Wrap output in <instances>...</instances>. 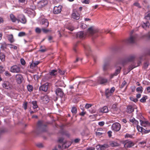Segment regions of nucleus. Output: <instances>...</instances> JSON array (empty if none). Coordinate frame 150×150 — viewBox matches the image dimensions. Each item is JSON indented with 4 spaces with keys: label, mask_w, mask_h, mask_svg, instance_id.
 Wrapping results in <instances>:
<instances>
[{
    "label": "nucleus",
    "mask_w": 150,
    "mask_h": 150,
    "mask_svg": "<svg viewBox=\"0 0 150 150\" xmlns=\"http://www.w3.org/2000/svg\"><path fill=\"white\" fill-rule=\"evenodd\" d=\"M64 138L62 137L59 138L58 139V142L59 143L58 145V148L59 149H63L68 148L71 145V143L69 142V145L68 146L65 145V142L63 141Z\"/></svg>",
    "instance_id": "obj_1"
},
{
    "label": "nucleus",
    "mask_w": 150,
    "mask_h": 150,
    "mask_svg": "<svg viewBox=\"0 0 150 150\" xmlns=\"http://www.w3.org/2000/svg\"><path fill=\"white\" fill-rule=\"evenodd\" d=\"M37 125L41 132H44L46 131V125L43 124L42 121H39L37 123Z\"/></svg>",
    "instance_id": "obj_2"
},
{
    "label": "nucleus",
    "mask_w": 150,
    "mask_h": 150,
    "mask_svg": "<svg viewBox=\"0 0 150 150\" xmlns=\"http://www.w3.org/2000/svg\"><path fill=\"white\" fill-rule=\"evenodd\" d=\"M121 128V125L118 122L114 123L112 126V129L114 132L119 131Z\"/></svg>",
    "instance_id": "obj_3"
},
{
    "label": "nucleus",
    "mask_w": 150,
    "mask_h": 150,
    "mask_svg": "<svg viewBox=\"0 0 150 150\" xmlns=\"http://www.w3.org/2000/svg\"><path fill=\"white\" fill-rule=\"evenodd\" d=\"M10 71L14 73H19L21 71L20 67L16 65H13L10 69Z\"/></svg>",
    "instance_id": "obj_4"
},
{
    "label": "nucleus",
    "mask_w": 150,
    "mask_h": 150,
    "mask_svg": "<svg viewBox=\"0 0 150 150\" xmlns=\"http://www.w3.org/2000/svg\"><path fill=\"white\" fill-rule=\"evenodd\" d=\"M17 21H18L25 24L26 22V19L25 16L23 14H19L17 16Z\"/></svg>",
    "instance_id": "obj_5"
},
{
    "label": "nucleus",
    "mask_w": 150,
    "mask_h": 150,
    "mask_svg": "<svg viewBox=\"0 0 150 150\" xmlns=\"http://www.w3.org/2000/svg\"><path fill=\"white\" fill-rule=\"evenodd\" d=\"M98 32V30L97 29H94L93 27H91L88 29L87 33L89 34V35L92 36Z\"/></svg>",
    "instance_id": "obj_6"
},
{
    "label": "nucleus",
    "mask_w": 150,
    "mask_h": 150,
    "mask_svg": "<svg viewBox=\"0 0 150 150\" xmlns=\"http://www.w3.org/2000/svg\"><path fill=\"white\" fill-rule=\"evenodd\" d=\"M2 85L3 88L7 89L10 90L12 87L11 83L8 81H4Z\"/></svg>",
    "instance_id": "obj_7"
},
{
    "label": "nucleus",
    "mask_w": 150,
    "mask_h": 150,
    "mask_svg": "<svg viewBox=\"0 0 150 150\" xmlns=\"http://www.w3.org/2000/svg\"><path fill=\"white\" fill-rule=\"evenodd\" d=\"M62 6L59 5L58 6H55L53 9V12L55 14H58L60 13L61 11Z\"/></svg>",
    "instance_id": "obj_8"
},
{
    "label": "nucleus",
    "mask_w": 150,
    "mask_h": 150,
    "mask_svg": "<svg viewBox=\"0 0 150 150\" xmlns=\"http://www.w3.org/2000/svg\"><path fill=\"white\" fill-rule=\"evenodd\" d=\"M15 79L18 84H21L22 83L23 78L22 75L21 74H17L15 76Z\"/></svg>",
    "instance_id": "obj_9"
},
{
    "label": "nucleus",
    "mask_w": 150,
    "mask_h": 150,
    "mask_svg": "<svg viewBox=\"0 0 150 150\" xmlns=\"http://www.w3.org/2000/svg\"><path fill=\"white\" fill-rule=\"evenodd\" d=\"M125 142L124 146L126 148H130L134 146V145L133 142L128 140H126Z\"/></svg>",
    "instance_id": "obj_10"
},
{
    "label": "nucleus",
    "mask_w": 150,
    "mask_h": 150,
    "mask_svg": "<svg viewBox=\"0 0 150 150\" xmlns=\"http://www.w3.org/2000/svg\"><path fill=\"white\" fill-rule=\"evenodd\" d=\"M47 4V1L42 0L40 1L37 4V6L39 8H41L44 7Z\"/></svg>",
    "instance_id": "obj_11"
},
{
    "label": "nucleus",
    "mask_w": 150,
    "mask_h": 150,
    "mask_svg": "<svg viewBox=\"0 0 150 150\" xmlns=\"http://www.w3.org/2000/svg\"><path fill=\"white\" fill-rule=\"evenodd\" d=\"M109 147V146L105 144L103 145H98L96 146V148L97 150H105L106 148Z\"/></svg>",
    "instance_id": "obj_12"
},
{
    "label": "nucleus",
    "mask_w": 150,
    "mask_h": 150,
    "mask_svg": "<svg viewBox=\"0 0 150 150\" xmlns=\"http://www.w3.org/2000/svg\"><path fill=\"white\" fill-rule=\"evenodd\" d=\"M136 38L135 36H131L129 38L126 40V42L127 43H133L134 42Z\"/></svg>",
    "instance_id": "obj_13"
},
{
    "label": "nucleus",
    "mask_w": 150,
    "mask_h": 150,
    "mask_svg": "<svg viewBox=\"0 0 150 150\" xmlns=\"http://www.w3.org/2000/svg\"><path fill=\"white\" fill-rule=\"evenodd\" d=\"M55 93L56 95L61 98L63 96L64 93L61 89L57 88L55 90Z\"/></svg>",
    "instance_id": "obj_14"
},
{
    "label": "nucleus",
    "mask_w": 150,
    "mask_h": 150,
    "mask_svg": "<svg viewBox=\"0 0 150 150\" xmlns=\"http://www.w3.org/2000/svg\"><path fill=\"white\" fill-rule=\"evenodd\" d=\"M41 23L43 25V27L47 28L49 26V23L47 19L43 18L42 19Z\"/></svg>",
    "instance_id": "obj_15"
},
{
    "label": "nucleus",
    "mask_w": 150,
    "mask_h": 150,
    "mask_svg": "<svg viewBox=\"0 0 150 150\" xmlns=\"http://www.w3.org/2000/svg\"><path fill=\"white\" fill-rule=\"evenodd\" d=\"M72 17L74 19L78 20L80 17V15L77 11H74L72 14Z\"/></svg>",
    "instance_id": "obj_16"
},
{
    "label": "nucleus",
    "mask_w": 150,
    "mask_h": 150,
    "mask_svg": "<svg viewBox=\"0 0 150 150\" xmlns=\"http://www.w3.org/2000/svg\"><path fill=\"white\" fill-rule=\"evenodd\" d=\"M40 99L42 100L43 102L44 103H48L49 101V97L48 96L45 95L43 96L40 97Z\"/></svg>",
    "instance_id": "obj_17"
},
{
    "label": "nucleus",
    "mask_w": 150,
    "mask_h": 150,
    "mask_svg": "<svg viewBox=\"0 0 150 150\" xmlns=\"http://www.w3.org/2000/svg\"><path fill=\"white\" fill-rule=\"evenodd\" d=\"M110 66L109 65V62H107L106 60H105L104 64L103 66V71H106L110 68Z\"/></svg>",
    "instance_id": "obj_18"
},
{
    "label": "nucleus",
    "mask_w": 150,
    "mask_h": 150,
    "mask_svg": "<svg viewBox=\"0 0 150 150\" xmlns=\"http://www.w3.org/2000/svg\"><path fill=\"white\" fill-rule=\"evenodd\" d=\"M98 82L100 84H104L108 82V79L102 77H100L98 80Z\"/></svg>",
    "instance_id": "obj_19"
},
{
    "label": "nucleus",
    "mask_w": 150,
    "mask_h": 150,
    "mask_svg": "<svg viewBox=\"0 0 150 150\" xmlns=\"http://www.w3.org/2000/svg\"><path fill=\"white\" fill-rule=\"evenodd\" d=\"M134 56H130L125 59L122 62V64L124 65L125 64L126 62L133 61L134 59Z\"/></svg>",
    "instance_id": "obj_20"
},
{
    "label": "nucleus",
    "mask_w": 150,
    "mask_h": 150,
    "mask_svg": "<svg viewBox=\"0 0 150 150\" xmlns=\"http://www.w3.org/2000/svg\"><path fill=\"white\" fill-rule=\"evenodd\" d=\"M141 125L144 127H146L147 126H150V122L148 121H143L140 120Z\"/></svg>",
    "instance_id": "obj_21"
},
{
    "label": "nucleus",
    "mask_w": 150,
    "mask_h": 150,
    "mask_svg": "<svg viewBox=\"0 0 150 150\" xmlns=\"http://www.w3.org/2000/svg\"><path fill=\"white\" fill-rule=\"evenodd\" d=\"M76 35L77 38H79L80 39H82L85 38L86 34L82 31H80L78 32L77 33Z\"/></svg>",
    "instance_id": "obj_22"
},
{
    "label": "nucleus",
    "mask_w": 150,
    "mask_h": 150,
    "mask_svg": "<svg viewBox=\"0 0 150 150\" xmlns=\"http://www.w3.org/2000/svg\"><path fill=\"white\" fill-rule=\"evenodd\" d=\"M121 69V68L120 67H119V68L116 70L115 72L110 75V78L112 79L114 76H117V74L120 72Z\"/></svg>",
    "instance_id": "obj_23"
},
{
    "label": "nucleus",
    "mask_w": 150,
    "mask_h": 150,
    "mask_svg": "<svg viewBox=\"0 0 150 150\" xmlns=\"http://www.w3.org/2000/svg\"><path fill=\"white\" fill-rule=\"evenodd\" d=\"M48 87V86L47 85L45 84H43L39 87V89L40 91H42L46 92L47 90Z\"/></svg>",
    "instance_id": "obj_24"
},
{
    "label": "nucleus",
    "mask_w": 150,
    "mask_h": 150,
    "mask_svg": "<svg viewBox=\"0 0 150 150\" xmlns=\"http://www.w3.org/2000/svg\"><path fill=\"white\" fill-rule=\"evenodd\" d=\"M134 111V109L132 105H130L127 106V111L128 113H130Z\"/></svg>",
    "instance_id": "obj_25"
},
{
    "label": "nucleus",
    "mask_w": 150,
    "mask_h": 150,
    "mask_svg": "<svg viewBox=\"0 0 150 150\" xmlns=\"http://www.w3.org/2000/svg\"><path fill=\"white\" fill-rule=\"evenodd\" d=\"M57 71L56 69H53L51 70L49 73V74L51 76H55L57 74Z\"/></svg>",
    "instance_id": "obj_26"
},
{
    "label": "nucleus",
    "mask_w": 150,
    "mask_h": 150,
    "mask_svg": "<svg viewBox=\"0 0 150 150\" xmlns=\"http://www.w3.org/2000/svg\"><path fill=\"white\" fill-rule=\"evenodd\" d=\"M33 105V108L34 109L38 110V106L37 105V102L36 101H33L32 102Z\"/></svg>",
    "instance_id": "obj_27"
},
{
    "label": "nucleus",
    "mask_w": 150,
    "mask_h": 150,
    "mask_svg": "<svg viewBox=\"0 0 150 150\" xmlns=\"http://www.w3.org/2000/svg\"><path fill=\"white\" fill-rule=\"evenodd\" d=\"M129 121L130 122L133 123V125H139V122L138 121L136 120L134 118L132 119H130Z\"/></svg>",
    "instance_id": "obj_28"
},
{
    "label": "nucleus",
    "mask_w": 150,
    "mask_h": 150,
    "mask_svg": "<svg viewBox=\"0 0 150 150\" xmlns=\"http://www.w3.org/2000/svg\"><path fill=\"white\" fill-rule=\"evenodd\" d=\"M40 62L39 61H36L35 62H33L30 65V68L32 69H33L34 67H35L39 64Z\"/></svg>",
    "instance_id": "obj_29"
},
{
    "label": "nucleus",
    "mask_w": 150,
    "mask_h": 150,
    "mask_svg": "<svg viewBox=\"0 0 150 150\" xmlns=\"http://www.w3.org/2000/svg\"><path fill=\"white\" fill-rule=\"evenodd\" d=\"M108 110L107 107L104 106L103 108H101L100 111L103 113H107L108 112Z\"/></svg>",
    "instance_id": "obj_30"
},
{
    "label": "nucleus",
    "mask_w": 150,
    "mask_h": 150,
    "mask_svg": "<svg viewBox=\"0 0 150 150\" xmlns=\"http://www.w3.org/2000/svg\"><path fill=\"white\" fill-rule=\"evenodd\" d=\"M8 40L11 43L14 41L13 35L12 34L8 35Z\"/></svg>",
    "instance_id": "obj_31"
},
{
    "label": "nucleus",
    "mask_w": 150,
    "mask_h": 150,
    "mask_svg": "<svg viewBox=\"0 0 150 150\" xmlns=\"http://www.w3.org/2000/svg\"><path fill=\"white\" fill-rule=\"evenodd\" d=\"M10 17V19L13 22H16L18 20L17 18H16L13 14H11Z\"/></svg>",
    "instance_id": "obj_32"
},
{
    "label": "nucleus",
    "mask_w": 150,
    "mask_h": 150,
    "mask_svg": "<svg viewBox=\"0 0 150 150\" xmlns=\"http://www.w3.org/2000/svg\"><path fill=\"white\" fill-rule=\"evenodd\" d=\"M71 112L73 115H75L77 112V110L76 107L73 106L72 107Z\"/></svg>",
    "instance_id": "obj_33"
},
{
    "label": "nucleus",
    "mask_w": 150,
    "mask_h": 150,
    "mask_svg": "<svg viewBox=\"0 0 150 150\" xmlns=\"http://www.w3.org/2000/svg\"><path fill=\"white\" fill-rule=\"evenodd\" d=\"M145 18L148 20H150V11H148L146 13Z\"/></svg>",
    "instance_id": "obj_34"
},
{
    "label": "nucleus",
    "mask_w": 150,
    "mask_h": 150,
    "mask_svg": "<svg viewBox=\"0 0 150 150\" xmlns=\"http://www.w3.org/2000/svg\"><path fill=\"white\" fill-rule=\"evenodd\" d=\"M111 93H110L109 89H107L105 91V95L107 98L108 97L111 95Z\"/></svg>",
    "instance_id": "obj_35"
},
{
    "label": "nucleus",
    "mask_w": 150,
    "mask_h": 150,
    "mask_svg": "<svg viewBox=\"0 0 150 150\" xmlns=\"http://www.w3.org/2000/svg\"><path fill=\"white\" fill-rule=\"evenodd\" d=\"M40 49L39 50V51L42 52H44L47 50V49L45 46H41L40 47Z\"/></svg>",
    "instance_id": "obj_36"
},
{
    "label": "nucleus",
    "mask_w": 150,
    "mask_h": 150,
    "mask_svg": "<svg viewBox=\"0 0 150 150\" xmlns=\"http://www.w3.org/2000/svg\"><path fill=\"white\" fill-rule=\"evenodd\" d=\"M0 59L2 62L5 61V55L3 53H0Z\"/></svg>",
    "instance_id": "obj_37"
},
{
    "label": "nucleus",
    "mask_w": 150,
    "mask_h": 150,
    "mask_svg": "<svg viewBox=\"0 0 150 150\" xmlns=\"http://www.w3.org/2000/svg\"><path fill=\"white\" fill-rule=\"evenodd\" d=\"M85 48L86 50V53L87 56H88L89 55V54H87V52H89L91 50L90 47L88 45H87L86 46H85Z\"/></svg>",
    "instance_id": "obj_38"
},
{
    "label": "nucleus",
    "mask_w": 150,
    "mask_h": 150,
    "mask_svg": "<svg viewBox=\"0 0 150 150\" xmlns=\"http://www.w3.org/2000/svg\"><path fill=\"white\" fill-rule=\"evenodd\" d=\"M149 24V23L148 21H147L146 23H144L142 25V27L144 28H145L147 27Z\"/></svg>",
    "instance_id": "obj_39"
},
{
    "label": "nucleus",
    "mask_w": 150,
    "mask_h": 150,
    "mask_svg": "<svg viewBox=\"0 0 150 150\" xmlns=\"http://www.w3.org/2000/svg\"><path fill=\"white\" fill-rule=\"evenodd\" d=\"M101 129H99L97 130V131L96 132V135L98 136H100L103 134V132H100L99 131H100Z\"/></svg>",
    "instance_id": "obj_40"
},
{
    "label": "nucleus",
    "mask_w": 150,
    "mask_h": 150,
    "mask_svg": "<svg viewBox=\"0 0 150 150\" xmlns=\"http://www.w3.org/2000/svg\"><path fill=\"white\" fill-rule=\"evenodd\" d=\"M27 88L28 91H32L33 90V86L30 85H28L27 86Z\"/></svg>",
    "instance_id": "obj_41"
},
{
    "label": "nucleus",
    "mask_w": 150,
    "mask_h": 150,
    "mask_svg": "<svg viewBox=\"0 0 150 150\" xmlns=\"http://www.w3.org/2000/svg\"><path fill=\"white\" fill-rule=\"evenodd\" d=\"M137 127L138 131L142 133L144 128L143 127H141L139 125H137Z\"/></svg>",
    "instance_id": "obj_42"
},
{
    "label": "nucleus",
    "mask_w": 150,
    "mask_h": 150,
    "mask_svg": "<svg viewBox=\"0 0 150 150\" xmlns=\"http://www.w3.org/2000/svg\"><path fill=\"white\" fill-rule=\"evenodd\" d=\"M147 98V96H143L142 98L140 100V101L141 102L145 103L146 102V100Z\"/></svg>",
    "instance_id": "obj_43"
},
{
    "label": "nucleus",
    "mask_w": 150,
    "mask_h": 150,
    "mask_svg": "<svg viewBox=\"0 0 150 150\" xmlns=\"http://www.w3.org/2000/svg\"><path fill=\"white\" fill-rule=\"evenodd\" d=\"M26 35L25 32H19L18 34V36L20 37H21L25 36Z\"/></svg>",
    "instance_id": "obj_44"
},
{
    "label": "nucleus",
    "mask_w": 150,
    "mask_h": 150,
    "mask_svg": "<svg viewBox=\"0 0 150 150\" xmlns=\"http://www.w3.org/2000/svg\"><path fill=\"white\" fill-rule=\"evenodd\" d=\"M130 99L135 103L137 102L138 101V100L135 98H134L133 97H130L129 98Z\"/></svg>",
    "instance_id": "obj_45"
},
{
    "label": "nucleus",
    "mask_w": 150,
    "mask_h": 150,
    "mask_svg": "<svg viewBox=\"0 0 150 150\" xmlns=\"http://www.w3.org/2000/svg\"><path fill=\"white\" fill-rule=\"evenodd\" d=\"M136 90L138 92H140L142 93L143 91V88L142 86L138 87L137 88Z\"/></svg>",
    "instance_id": "obj_46"
},
{
    "label": "nucleus",
    "mask_w": 150,
    "mask_h": 150,
    "mask_svg": "<svg viewBox=\"0 0 150 150\" xmlns=\"http://www.w3.org/2000/svg\"><path fill=\"white\" fill-rule=\"evenodd\" d=\"M45 28H42V30L44 33H46L47 32L50 31V30L47 29H45Z\"/></svg>",
    "instance_id": "obj_47"
},
{
    "label": "nucleus",
    "mask_w": 150,
    "mask_h": 150,
    "mask_svg": "<svg viewBox=\"0 0 150 150\" xmlns=\"http://www.w3.org/2000/svg\"><path fill=\"white\" fill-rule=\"evenodd\" d=\"M27 104L28 103L27 102H25L23 104V107L25 110H26L27 108Z\"/></svg>",
    "instance_id": "obj_48"
},
{
    "label": "nucleus",
    "mask_w": 150,
    "mask_h": 150,
    "mask_svg": "<svg viewBox=\"0 0 150 150\" xmlns=\"http://www.w3.org/2000/svg\"><path fill=\"white\" fill-rule=\"evenodd\" d=\"M35 31L37 33H40L41 32V30L40 28L37 27L36 28Z\"/></svg>",
    "instance_id": "obj_49"
},
{
    "label": "nucleus",
    "mask_w": 150,
    "mask_h": 150,
    "mask_svg": "<svg viewBox=\"0 0 150 150\" xmlns=\"http://www.w3.org/2000/svg\"><path fill=\"white\" fill-rule=\"evenodd\" d=\"M82 59L77 57L75 61H74V62L76 63L77 62H79L80 63H81L82 62Z\"/></svg>",
    "instance_id": "obj_50"
},
{
    "label": "nucleus",
    "mask_w": 150,
    "mask_h": 150,
    "mask_svg": "<svg viewBox=\"0 0 150 150\" xmlns=\"http://www.w3.org/2000/svg\"><path fill=\"white\" fill-rule=\"evenodd\" d=\"M116 142H112L110 143V146H111L113 147L116 146Z\"/></svg>",
    "instance_id": "obj_51"
},
{
    "label": "nucleus",
    "mask_w": 150,
    "mask_h": 150,
    "mask_svg": "<svg viewBox=\"0 0 150 150\" xmlns=\"http://www.w3.org/2000/svg\"><path fill=\"white\" fill-rule=\"evenodd\" d=\"M8 45L10 46V47L11 48H13L14 49H17V47L16 46L14 45L11 44H9Z\"/></svg>",
    "instance_id": "obj_52"
},
{
    "label": "nucleus",
    "mask_w": 150,
    "mask_h": 150,
    "mask_svg": "<svg viewBox=\"0 0 150 150\" xmlns=\"http://www.w3.org/2000/svg\"><path fill=\"white\" fill-rule=\"evenodd\" d=\"M82 2L83 4H88L89 3V0H82Z\"/></svg>",
    "instance_id": "obj_53"
},
{
    "label": "nucleus",
    "mask_w": 150,
    "mask_h": 150,
    "mask_svg": "<svg viewBox=\"0 0 150 150\" xmlns=\"http://www.w3.org/2000/svg\"><path fill=\"white\" fill-rule=\"evenodd\" d=\"M92 106L91 104H87L85 106V108L86 109H88Z\"/></svg>",
    "instance_id": "obj_54"
},
{
    "label": "nucleus",
    "mask_w": 150,
    "mask_h": 150,
    "mask_svg": "<svg viewBox=\"0 0 150 150\" xmlns=\"http://www.w3.org/2000/svg\"><path fill=\"white\" fill-rule=\"evenodd\" d=\"M150 132V129L149 130H145V129H143V132H142V134H146Z\"/></svg>",
    "instance_id": "obj_55"
},
{
    "label": "nucleus",
    "mask_w": 150,
    "mask_h": 150,
    "mask_svg": "<svg viewBox=\"0 0 150 150\" xmlns=\"http://www.w3.org/2000/svg\"><path fill=\"white\" fill-rule=\"evenodd\" d=\"M67 28L71 31H72L74 29V28L72 26H68L67 27Z\"/></svg>",
    "instance_id": "obj_56"
},
{
    "label": "nucleus",
    "mask_w": 150,
    "mask_h": 150,
    "mask_svg": "<svg viewBox=\"0 0 150 150\" xmlns=\"http://www.w3.org/2000/svg\"><path fill=\"white\" fill-rule=\"evenodd\" d=\"M125 138H132V136L131 134L127 133L125 135Z\"/></svg>",
    "instance_id": "obj_57"
},
{
    "label": "nucleus",
    "mask_w": 150,
    "mask_h": 150,
    "mask_svg": "<svg viewBox=\"0 0 150 150\" xmlns=\"http://www.w3.org/2000/svg\"><path fill=\"white\" fill-rule=\"evenodd\" d=\"M20 61L22 65H24L25 64V62L23 59H21Z\"/></svg>",
    "instance_id": "obj_58"
},
{
    "label": "nucleus",
    "mask_w": 150,
    "mask_h": 150,
    "mask_svg": "<svg viewBox=\"0 0 150 150\" xmlns=\"http://www.w3.org/2000/svg\"><path fill=\"white\" fill-rule=\"evenodd\" d=\"M6 45L5 43L4 44H1V47L2 49H4L5 48H6Z\"/></svg>",
    "instance_id": "obj_59"
},
{
    "label": "nucleus",
    "mask_w": 150,
    "mask_h": 150,
    "mask_svg": "<svg viewBox=\"0 0 150 150\" xmlns=\"http://www.w3.org/2000/svg\"><path fill=\"white\" fill-rule=\"evenodd\" d=\"M86 113V112H84L83 111L82 112L79 113V115L80 116H83Z\"/></svg>",
    "instance_id": "obj_60"
},
{
    "label": "nucleus",
    "mask_w": 150,
    "mask_h": 150,
    "mask_svg": "<svg viewBox=\"0 0 150 150\" xmlns=\"http://www.w3.org/2000/svg\"><path fill=\"white\" fill-rule=\"evenodd\" d=\"M36 146H38L39 148L42 147L43 146L42 144L41 143H39L37 144H36Z\"/></svg>",
    "instance_id": "obj_61"
},
{
    "label": "nucleus",
    "mask_w": 150,
    "mask_h": 150,
    "mask_svg": "<svg viewBox=\"0 0 150 150\" xmlns=\"http://www.w3.org/2000/svg\"><path fill=\"white\" fill-rule=\"evenodd\" d=\"M5 74L6 76H11V74L8 71H6Z\"/></svg>",
    "instance_id": "obj_62"
},
{
    "label": "nucleus",
    "mask_w": 150,
    "mask_h": 150,
    "mask_svg": "<svg viewBox=\"0 0 150 150\" xmlns=\"http://www.w3.org/2000/svg\"><path fill=\"white\" fill-rule=\"evenodd\" d=\"M115 88L114 87H112L110 90V93H112L115 91Z\"/></svg>",
    "instance_id": "obj_63"
},
{
    "label": "nucleus",
    "mask_w": 150,
    "mask_h": 150,
    "mask_svg": "<svg viewBox=\"0 0 150 150\" xmlns=\"http://www.w3.org/2000/svg\"><path fill=\"white\" fill-rule=\"evenodd\" d=\"M126 83L125 81H124L121 85V88H123L126 85Z\"/></svg>",
    "instance_id": "obj_64"
}]
</instances>
